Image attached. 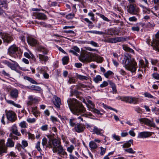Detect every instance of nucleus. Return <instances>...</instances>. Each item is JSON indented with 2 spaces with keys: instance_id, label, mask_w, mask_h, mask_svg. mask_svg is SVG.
Segmentation results:
<instances>
[{
  "instance_id": "nucleus-1",
  "label": "nucleus",
  "mask_w": 159,
  "mask_h": 159,
  "mask_svg": "<svg viewBox=\"0 0 159 159\" xmlns=\"http://www.w3.org/2000/svg\"><path fill=\"white\" fill-rule=\"evenodd\" d=\"M69 108L75 115H78L86 111L82 104L74 98H69L67 101Z\"/></svg>"
},
{
  "instance_id": "nucleus-2",
  "label": "nucleus",
  "mask_w": 159,
  "mask_h": 159,
  "mask_svg": "<svg viewBox=\"0 0 159 159\" xmlns=\"http://www.w3.org/2000/svg\"><path fill=\"white\" fill-rule=\"evenodd\" d=\"M125 59V68L132 72L135 71L137 63L134 59L130 57H126Z\"/></svg>"
},
{
  "instance_id": "nucleus-3",
  "label": "nucleus",
  "mask_w": 159,
  "mask_h": 159,
  "mask_svg": "<svg viewBox=\"0 0 159 159\" xmlns=\"http://www.w3.org/2000/svg\"><path fill=\"white\" fill-rule=\"evenodd\" d=\"M92 53L87 52H82L79 57V60L84 62H89L92 61Z\"/></svg>"
},
{
  "instance_id": "nucleus-4",
  "label": "nucleus",
  "mask_w": 159,
  "mask_h": 159,
  "mask_svg": "<svg viewBox=\"0 0 159 159\" xmlns=\"http://www.w3.org/2000/svg\"><path fill=\"white\" fill-rule=\"evenodd\" d=\"M127 11L129 13L135 15H138L139 12V8L136 5L130 4L127 7Z\"/></svg>"
},
{
  "instance_id": "nucleus-5",
  "label": "nucleus",
  "mask_w": 159,
  "mask_h": 159,
  "mask_svg": "<svg viewBox=\"0 0 159 159\" xmlns=\"http://www.w3.org/2000/svg\"><path fill=\"white\" fill-rule=\"evenodd\" d=\"M52 151L54 153H56L61 156H66L67 155V152L65 151V149L63 148L61 145L53 148Z\"/></svg>"
},
{
  "instance_id": "nucleus-6",
  "label": "nucleus",
  "mask_w": 159,
  "mask_h": 159,
  "mask_svg": "<svg viewBox=\"0 0 159 159\" xmlns=\"http://www.w3.org/2000/svg\"><path fill=\"white\" fill-rule=\"evenodd\" d=\"M6 115L7 120L12 122L17 119L16 114L12 111H6Z\"/></svg>"
},
{
  "instance_id": "nucleus-7",
  "label": "nucleus",
  "mask_w": 159,
  "mask_h": 159,
  "mask_svg": "<svg viewBox=\"0 0 159 159\" xmlns=\"http://www.w3.org/2000/svg\"><path fill=\"white\" fill-rule=\"evenodd\" d=\"M12 63H11L7 60H4L2 61V63L6 65L8 67L10 68L12 70H15L16 67L18 66V64L16 61L10 59Z\"/></svg>"
},
{
  "instance_id": "nucleus-8",
  "label": "nucleus",
  "mask_w": 159,
  "mask_h": 159,
  "mask_svg": "<svg viewBox=\"0 0 159 159\" xmlns=\"http://www.w3.org/2000/svg\"><path fill=\"white\" fill-rule=\"evenodd\" d=\"M139 121L141 123L153 127H155L156 125L153 120H151L146 118H141L139 119Z\"/></svg>"
},
{
  "instance_id": "nucleus-9",
  "label": "nucleus",
  "mask_w": 159,
  "mask_h": 159,
  "mask_svg": "<svg viewBox=\"0 0 159 159\" xmlns=\"http://www.w3.org/2000/svg\"><path fill=\"white\" fill-rule=\"evenodd\" d=\"M7 148L5 147V141L4 139L0 140V156L3 153H7Z\"/></svg>"
},
{
  "instance_id": "nucleus-10",
  "label": "nucleus",
  "mask_w": 159,
  "mask_h": 159,
  "mask_svg": "<svg viewBox=\"0 0 159 159\" xmlns=\"http://www.w3.org/2000/svg\"><path fill=\"white\" fill-rule=\"evenodd\" d=\"M29 100L27 102V104L28 106H31L34 104H37L39 101L37 98H34L33 96L30 95L28 97Z\"/></svg>"
},
{
  "instance_id": "nucleus-11",
  "label": "nucleus",
  "mask_w": 159,
  "mask_h": 159,
  "mask_svg": "<svg viewBox=\"0 0 159 159\" xmlns=\"http://www.w3.org/2000/svg\"><path fill=\"white\" fill-rule=\"evenodd\" d=\"M126 38L124 37H117L115 38H110L108 40V42L111 43H116L118 42L125 41Z\"/></svg>"
},
{
  "instance_id": "nucleus-12",
  "label": "nucleus",
  "mask_w": 159,
  "mask_h": 159,
  "mask_svg": "<svg viewBox=\"0 0 159 159\" xmlns=\"http://www.w3.org/2000/svg\"><path fill=\"white\" fill-rule=\"evenodd\" d=\"M18 50V48L15 45H12L9 48L8 54L11 56L14 54Z\"/></svg>"
},
{
  "instance_id": "nucleus-13",
  "label": "nucleus",
  "mask_w": 159,
  "mask_h": 159,
  "mask_svg": "<svg viewBox=\"0 0 159 159\" xmlns=\"http://www.w3.org/2000/svg\"><path fill=\"white\" fill-rule=\"evenodd\" d=\"M85 127L83 125L80 124H76L74 127L75 131L78 133H81L84 131Z\"/></svg>"
},
{
  "instance_id": "nucleus-14",
  "label": "nucleus",
  "mask_w": 159,
  "mask_h": 159,
  "mask_svg": "<svg viewBox=\"0 0 159 159\" xmlns=\"http://www.w3.org/2000/svg\"><path fill=\"white\" fill-rule=\"evenodd\" d=\"M11 131V133L16 136H20L21 135L20 133L18 131L17 127L16 124H14L12 126Z\"/></svg>"
},
{
  "instance_id": "nucleus-15",
  "label": "nucleus",
  "mask_w": 159,
  "mask_h": 159,
  "mask_svg": "<svg viewBox=\"0 0 159 159\" xmlns=\"http://www.w3.org/2000/svg\"><path fill=\"white\" fill-rule=\"evenodd\" d=\"M19 92L16 89L12 88L11 89L10 92V95L11 97L14 98H16L18 96Z\"/></svg>"
},
{
  "instance_id": "nucleus-16",
  "label": "nucleus",
  "mask_w": 159,
  "mask_h": 159,
  "mask_svg": "<svg viewBox=\"0 0 159 159\" xmlns=\"http://www.w3.org/2000/svg\"><path fill=\"white\" fill-rule=\"evenodd\" d=\"M34 15L35 17V18L39 20H44L47 19L46 15L43 13H34Z\"/></svg>"
},
{
  "instance_id": "nucleus-17",
  "label": "nucleus",
  "mask_w": 159,
  "mask_h": 159,
  "mask_svg": "<svg viewBox=\"0 0 159 159\" xmlns=\"http://www.w3.org/2000/svg\"><path fill=\"white\" fill-rule=\"evenodd\" d=\"M2 38L5 42L9 43L13 40L12 38L7 34H4L2 36Z\"/></svg>"
},
{
  "instance_id": "nucleus-18",
  "label": "nucleus",
  "mask_w": 159,
  "mask_h": 159,
  "mask_svg": "<svg viewBox=\"0 0 159 159\" xmlns=\"http://www.w3.org/2000/svg\"><path fill=\"white\" fill-rule=\"evenodd\" d=\"M37 57L39 58V61L42 63H45L48 59L47 56L40 54L38 55Z\"/></svg>"
},
{
  "instance_id": "nucleus-19",
  "label": "nucleus",
  "mask_w": 159,
  "mask_h": 159,
  "mask_svg": "<svg viewBox=\"0 0 159 159\" xmlns=\"http://www.w3.org/2000/svg\"><path fill=\"white\" fill-rule=\"evenodd\" d=\"M52 147L53 148L61 145V142L58 139H55L52 140Z\"/></svg>"
},
{
  "instance_id": "nucleus-20",
  "label": "nucleus",
  "mask_w": 159,
  "mask_h": 159,
  "mask_svg": "<svg viewBox=\"0 0 159 159\" xmlns=\"http://www.w3.org/2000/svg\"><path fill=\"white\" fill-rule=\"evenodd\" d=\"M92 61H95L98 62H102L103 61V57L98 55H96L93 53L92 55Z\"/></svg>"
},
{
  "instance_id": "nucleus-21",
  "label": "nucleus",
  "mask_w": 159,
  "mask_h": 159,
  "mask_svg": "<svg viewBox=\"0 0 159 159\" xmlns=\"http://www.w3.org/2000/svg\"><path fill=\"white\" fill-rule=\"evenodd\" d=\"M53 102L55 105L57 107H60L61 103V99L60 98L57 96L54 97L53 98Z\"/></svg>"
},
{
  "instance_id": "nucleus-22",
  "label": "nucleus",
  "mask_w": 159,
  "mask_h": 159,
  "mask_svg": "<svg viewBox=\"0 0 159 159\" xmlns=\"http://www.w3.org/2000/svg\"><path fill=\"white\" fill-rule=\"evenodd\" d=\"M27 40L28 43L31 45L34 46L37 44V40L34 38L32 37H29L27 39Z\"/></svg>"
},
{
  "instance_id": "nucleus-23",
  "label": "nucleus",
  "mask_w": 159,
  "mask_h": 159,
  "mask_svg": "<svg viewBox=\"0 0 159 159\" xmlns=\"http://www.w3.org/2000/svg\"><path fill=\"white\" fill-rule=\"evenodd\" d=\"M93 131L94 134H95L97 135H99L101 136H103V130L99 129L98 128L96 127H94L93 129Z\"/></svg>"
},
{
  "instance_id": "nucleus-24",
  "label": "nucleus",
  "mask_w": 159,
  "mask_h": 159,
  "mask_svg": "<svg viewBox=\"0 0 159 159\" xmlns=\"http://www.w3.org/2000/svg\"><path fill=\"white\" fill-rule=\"evenodd\" d=\"M86 101L87 103L86 102L85 100L83 101V102L86 104L89 109H92L94 107L95 105L91 101L86 99Z\"/></svg>"
},
{
  "instance_id": "nucleus-25",
  "label": "nucleus",
  "mask_w": 159,
  "mask_h": 159,
  "mask_svg": "<svg viewBox=\"0 0 159 159\" xmlns=\"http://www.w3.org/2000/svg\"><path fill=\"white\" fill-rule=\"evenodd\" d=\"M149 132H143L140 133L138 135V137L140 138H146L150 136Z\"/></svg>"
},
{
  "instance_id": "nucleus-26",
  "label": "nucleus",
  "mask_w": 159,
  "mask_h": 159,
  "mask_svg": "<svg viewBox=\"0 0 159 159\" xmlns=\"http://www.w3.org/2000/svg\"><path fill=\"white\" fill-rule=\"evenodd\" d=\"M14 143L11 138H8L7 140V142L6 143V147L9 148H12L14 146Z\"/></svg>"
},
{
  "instance_id": "nucleus-27",
  "label": "nucleus",
  "mask_w": 159,
  "mask_h": 159,
  "mask_svg": "<svg viewBox=\"0 0 159 159\" xmlns=\"http://www.w3.org/2000/svg\"><path fill=\"white\" fill-rule=\"evenodd\" d=\"M89 145L91 151L94 150L98 147L97 144L94 141H91L89 143Z\"/></svg>"
},
{
  "instance_id": "nucleus-28",
  "label": "nucleus",
  "mask_w": 159,
  "mask_h": 159,
  "mask_svg": "<svg viewBox=\"0 0 159 159\" xmlns=\"http://www.w3.org/2000/svg\"><path fill=\"white\" fill-rule=\"evenodd\" d=\"M37 107H32V112L33 114L36 117L38 116L39 114V112L37 110Z\"/></svg>"
},
{
  "instance_id": "nucleus-29",
  "label": "nucleus",
  "mask_w": 159,
  "mask_h": 159,
  "mask_svg": "<svg viewBox=\"0 0 159 159\" xmlns=\"http://www.w3.org/2000/svg\"><path fill=\"white\" fill-rule=\"evenodd\" d=\"M120 99L122 101L131 103V97H120Z\"/></svg>"
},
{
  "instance_id": "nucleus-30",
  "label": "nucleus",
  "mask_w": 159,
  "mask_h": 159,
  "mask_svg": "<svg viewBox=\"0 0 159 159\" xmlns=\"http://www.w3.org/2000/svg\"><path fill=\"white\" fill-rule=\"evenodd\" d=\"M133 140L130 139L127 142L124 143L122 145V147L124 148H129L131 145V144H133Z\"/></svg>"
},
{
  "instance_id": "nucleus-31",
  "label": "nucleus",
  "mask_w": 159,
  "mask_h": 159,
  "mask_svg": "<svg viewBox=\"0 0 159 159\" xmlns=\"http://www.w3.org/2000/svg\"><path fill=\"white\" fill-rule=\"evenodd\" d=\"M86 33H89L96 34L102 35L104 33L102 32L96 30L86 31H85Z\"/></svg>"
},
{
  "instance_id": "nucleus-32",
  "label": "nucleus",
  "mask_w": 159,
  "mask_h": 159,
  "mask_svg": "<svg viewBox=\"0 0 159 159\" xmlns=\"http://www.w3.org/2000/svg\"><path fill=\"white\" fill-rule=\"evenodd\" d=\"M102 80V79L100 75H97L95 77H94L93 80L94 81L97 83L101 81Z\"/></svg>"
},
{
  "instance_id": "nucleus-33",
  "label": "nucleus",
  "mask_w": 159,
  "mask_h": 159,
  "mask_svg": "<svg viewBox=\"0 0 159 159\" xmlns=\"http://www.w3.org/2000/svg\"><path fill=\"white\" fill-rule=\"evenodd\" d=\"M76 77L78 79L81 80H87L89 79V78L88 77L79 75L78 74H76Z\"/></svg>"
},
{
  "instance_id": "nucleus-34",
  "label": "nucleus",
  "mask_w": 159,
  "mask_h": 159,
  "mask_svg": "<svg viewBox=\"0 0 159 159\" xmlns=\"http://www.w3.org/2000/svg\"><path fill=\"white\" fill-rule=\"evenodd\" d=\"M140 7L142 8L143 9V11L145 14H149L150 12V10L149 8H148L143 5H140Z\"/></svg>"
},
{
  "instance_id": "nucleus-35",
  "label": "nucleus",
  "mask_w": 159,
  "mask_h": 159,
  "mask_svg": "<svg viewBox=\"0 0 159 159\" xmlns=\"http://www.w3.org/2000/svg\"><path fill=\"white\" fill-rule=\"evenodd\" d=\"M40 73L43 74V76L44 78L45 79H48L49 78V75L46 73L45 71H44V69L43 68H42L40 70Z\"/></svg>"
},
{
  "instance_id": "nucleus-36",
  "label": "nucleus",
  "mask_w": 159,
  "mask_h": 159,
  "mask_svg": "<svg viewBox=\"0 0 159 159\" xmlns=\"http://www.w3.org/2000/svg\"><path fill=\"white\" fill-rule=\"evenodd\" d=\"M7 102L9 104H12L15 107H17L18 108H20L21 107V106L19 104H16L14 102L11 100H7Z\"/></svg>"
},
{
  "instance_id": "nucleus-37",
  "label": "nucleus",
  "mask_w": 159,
  "mask_h": 159,
  "mask_svg": "<svg viewBox=\"0 0 159 159\" xmlns=\"http://www.w3.org/2000/svg\"><path fill=\"white\" fill-rule=\"evenodd\" d=\"M123 48L126 51L129 52L131 53H133L134 52V50L128 47L127 45H123Z\"/></svg>"
},
{
  "instance_id": "nucleus-38",
  "label": "nucleus",
  "mask_w": 159,
  "mask_h": 159,
  "mask_svg": "<svg viewBox=\"0 0 159 159\" xmlns=\"http://www.w3.org/2000/svg\"><path fill=\"white\" fill-rule=\"evenodd\" d=\"M19 125L21 128H27V124L25 121L21 122L19 124Z\"/></svg>"
},
{
  "instance_id": "nucleus-39",
  "label": "nucleus",
  "mask_w": 159,
  "mask_h": 159,
  "mask_svg": "<svg viewBox=\"0 0 159 159\" xmlns=\"http://www.w3.org/2000/svg\"><path fill=\"white\" fill-rule=\"evenodd\" d=\"M124 151L125 152L131 154H134L135 152L134 151L132 148L125 149Z\"/></svg>"
},
{
  "instance_id": "nucleus-40",
  "label": "nucleus",
  "mask_w": 159,
  "mask_h": 159,
  "mask_svg": "<svg viewBox=\"0 0 159 159\" xmlns=\"http://www.w3.org/2000/svg\"><path fill=\"white\" fill-rule=\"evenodd\" d=\"M92 115V114L90 113H88V114H84L83 115H82L81 116H79L78 117V119H80L81 120V121H83V119L82 117H88V116H91Z\"/></svg>"
},
{
  "instance_id": "nucleus-41",
  "label": "nucleus",
  "mask_w": 159,
  "mask_h": 159,
  "mask_svg": "<svg viewBox=\"0 0 159 159\" xmlns=\"http://www.w3.org/2000/svg\"><path fill=\"white\" fill-rule=\"evenodd\" d=\"M24 78L25 79L28 80L29 81H30V82H31V83H32V84H37V83L31 78H30L27 76H25L24 77Z\"/></svg>"
},
{
  "instance_id": "nucleus-42",
  "label": "nucleus",
  "mask_w": 159,
  "mask_h": 159,
  "mask_svg": "<svg viewBox=\"0 0 159 159\" xmlns=\"http://www.w3.org/2000/svg\"><path fill=\"white\" fill-rule=\"evenodd\" d=\"M114 75L113 73L111 71H108L107 72L104 74L106 78H108L109 76L110 75Z\"/></svg>"
},
{
  "instance_id": "nucleus-43",
  "label": "nucleus",
  "mask_w": 159,
  "mask_h": 159,
  "mask_svg": "<svg viewBox=\"0 0 159 159\" xmlns=\"http://www.w3.org/2000/svg\"><path fill=\"white\" fill-rule=\"evenodd\" d=\"M138 102V98L135 97H131V103L136 104Z\"/></svg>"
},
{
  "instance_id": "nucleus-44",
  "label": "nucleus",
  "mask_w": 159,
  "mask_h": 159,
  "mask_svg": "<svg viewBox=\"0 0 159 159\" xmlns=\"http://www.w3.org/2000/svg\"><path fill=\"white\" fill-rule=\"evenodd\" d=\"M103 107L105 108V109H106L107 108H108L109 109H110V110H112L114 111H115L116 113L117 112V110L114 109L112 107H110L108 106L107 105H106V104H103Z\"/></svg>"
},
{
  "instance_id": "nucleus-45",
  "label": "nucleus",
  "mask_w": 159,
  "mask_h": 159,
  "mask_svg": "<svg viewBox=\"0 0 159 159\" xmlns=\"http://www.w3.org/2000/svg\"><path fill=\"white\" fill-rule=\"evenodd\" d=\"M92 109V110H91V111L93 112L97 113V114L98 115H102V114L100 113V111L99 110L96 109V108H94L93 107V108Z\"/></svg>"
},
{
  "instance_id": "nucleus-46",
  "label": "nucleus",
  "mask_w": 159,
  "mask_h": 159,
  "mask_svg": "<svg viewBox=\"0 0 159 159\" xmlns=\"http://www.w3.org/2000/svg\"><path fill=\"white\" fill-rule=\"evenodd\" d=\"M27 121L29 123H32L35 122L36 121V119L34 118H28L26 119Z\"/></svg>"
},
{
  "instance_id": "nucleus-47",
  "label": "nucleus",
  "mask_w": 159,
  "mask_h": 159,
  "mask_svg": "<svg viewBox=\"0 0 159 159\" xmlns=\"http://www.w3.org/2000/svg\"><path fill=\"white\" fill-rule=\"evenodd\" d=\"M74 149V147L72 145H70L69 147L67 148V151L70 153L72 152L73 150Z\"/></svg>"
},
{
  "instance_id": "nucleus-48",
  "label": "nucleus",
  "mask_w": 159,
  "mask_h": 159,
  "mask_svg": "<svg viewBox=\"0 0 159 159\" xmlns=\"http://www.w3.org/2000/svg\"><path fill=\"white\" fill-rule=\"evenodd\" d=\"M68 59L69 58L67 57H64L62 59L63 64L65 65L67 64Z\"/></svg>"
},
{
  "instance_id": "nucleus-49",
  "label": "nucleus",
  "mask_w": 159,
  "mask_h": 159,
  "mask_svg": "<svg viewBox=\"0 0 159 159\" xmlns=\"http://www.w3.org/2000/svg\"><path fill=\"white\" fill-rule=\"evenodd\" d=\"M22 147L25 148L27 147L28 145V143L27 141L23 140L22 142Z\"/></svg>"
},
{
  "instance_id": "nucleus-50",
  "label": "nucleus",
  "mask_w": 159,
  "mask_h": 159,
  "mask_svg": "<svg viewBox=\"0 0 159 159\" xmlns=\"http://www.w3.org/2000/svg\"><path fill=\"white\" fill-rule=\"evenodd\" d=\"M74 119H70L69 120V123L70 125L72 127H75L76 124L74 122Z\"/></svg>"
},
{
  "instance_id": "nucleus-51",
  "label": "nucleus",
  "mask_w": 159,
  "mask_h": 159,
  "mask_svg": "<svg viewBox=\"0 0 159 159\" xmlns=\"http://www.w3.org/2000/svg\"><path fill=\"white\" fill-rule=\"evenodd\" d=\"M24 55L25 57L28 58H30L31 57H32L33 56L31 53H30V54H29L27 52H25Z\"/></svg>"
},
{
  "instance_id": "nucleus-52",
  "label": "nucleus",
  "mask_w": 159,
  "mask_h": 159,
  "mask_svg": "<svg viewBox=\"0 0 159 159\" xmlns=\"http://www.w3.org/2000/svg\"><path fill=\"white\" fill-rule=\"evenodd\" d=\"M110 85H111V87L113 91L115 93L117 92V90L116 89V87L115 84L112 82L110 83Z\"/></svg>"
},
{
  "instance_id": "nucleus-53",
  "label": "nucleus",
  "mask_w": 159,
  "mask_h": 159,
  "mask_svg": "<svg viewBox=\"0 0 159 159\" xmlns=\"http://www.w3.org/2000/svg\"><path fill=\"white\" fill-rule=\"evenodd\" d=\"M88 43L91 44L93 46H94V47H98V44L97 43L93 41H90V42H89Z\"/></svg>"
},
{
  "instance_id": "nucleus-54",
  "label": "nucleus",
  "mask_w": 159,
  "mask_h": 159,
  "mask_svg": "<svg viewBox=\"0 0 159 159\" xmlns=\"http://www.w3.org/2000/svg\"><path fill=\"white\" fill-rule=\"evenodd\" d=\"M9 137L11 139H13L14 140H18L19 139V138L18 137L13 135L12 133H10L9 134Z\"/></svg>"
},
{
  "instance_id": "nucleus-55",
  "label": "nucleus",
  "mask_w": 159,
  "mask_h": 159,
  "mask_svg": "<svg viewBox=\"0 0 159 159\" xmlns=\"http://www.w3.org/2000/svg\"><path fill=\"white\" fill-rule=\"evenodd\" d=\"M144 95L146 97L150 98H154L153 96H152L148 92L145 93L144 94Z\"/></svg>"
},
{
  "instance_id": "nucleus-56",
  "label": "nucleus",
  "mask_w": 159,
  "mask_h": 159,
  "mask_svg": "<svg viewBox=\"0 0 159 159\" xmlns=\"http://www.w3.org/2000/svg\"><path fill=\"white\" fill-rule=\"evenodd\" d=\"M35 22L36 23L40 25L43 26V27H46L47 26V24L43 22H38L37 21H35Z\"/></svg>"
},
{
  "instance_id": "nucleus-57",
  "label": "nucleus",
  "mask_w": 159,
  "mask_h": 159,
  "mask_svg": "<svg viewBox=\"0 0 159 159\" xmlns=\"http://www.w3.org/2000/svg\"><path fill=\"white\" fill-rule=\"evenodd\" d=\"M108 85V83L106 81H103L102 83L100 85V86L101 88H103L107 86Z\"/></svg>"
},
{
  "instance_id": "nucleus-58",
  "label": "nucleus",
  "mask_w": 159,
  "mask_h": 159,
  "mask_svg": "<svg viewBox=\"0 0 159 159\" xmlns=\"http://www.w3.org/2000/svg\"><path fill=\"white\" fill-rule=\"evenodd\" d=\"M41 129L43 131H46L48 129V125H43L41 127Z\"/></svg>"
},
{
  "instance_id": "nucleus-59",
  "label": "nucleus",
  "mask_w": 159,
  "mask_h": 159,
  "mask_svg": "<svg viewBox=\"0 0 159 159\" xmlns=\"http://www.w3.org/2000/svg\"><path fill=\"white\" fill-rule=\"evenodd\" d=\"M67 19H70L73 18L74 16V14L70 13L66 16Z\"/></svg>"
},
{
  "instance_id": "nucleus-60",
  "label": "nucleus",
  "mask_w": 159,
  "mask_h": 159,
  "mask_svg": "<svg viewBox=\"0 0 159 159\" xmlns=\"http://www.w3.org/2000/svg\"><path fill=\"white\" fill-rule=\"evenodd\" d=\"M40 51L42 52L44 54H47L48 53V51L44 48H42L40 49Z\"/></svg>"
},
{
  "instance_id": "nucleus-61",
  "label": "nucleus",
  "mask_w": 159,
  "mask_h": 159,
  "mask_svg": "<svg viewBox=\"0 0 159 159\" xmlns=\"http://www.w3.org/2000/svg\"><path fill=\"white\" fill-rule=\"evenodd\" d=\"M75 79H73V78H69V80L68 81V82L70 84L74 83H75Z\"/></svg>"
},
{
  "instance_id": "nucleus-62",
  "label": "nucleus",
  "mask_w": 159,
  "mask_h": 159,
  "mask_svg": "<svg viewBox=\"0 0 159 159\" xmlns=\"http://www.w3.org/2000/svg\"><path fill=\"white\" fill-rule=\"evenodd\" d=\"M100 149H101V152H100V154L101 155H103L106 152V149L105 148H103L102 147H101Z\"/></svg>"
},
{
  "instance_id": "nucleus-63",
  "label": "nucleus",
  "mask_w": 159,
  "mask_h": 159,
  "mask_svg": "<svg viewBox=\"0 0 159 159\" xmlns=\"http://www.w3.org/2000/svg\"><path fill=\"white\" fill-rule=\"evenodd\" d=\"M40 142L39 141H38L36 143V148L39 151L41 150V148L40 147Z\"/></svg>"
},
{
  "instance_id": "nucleus-64",
  "label": "nucleus",
  "mask_w": 159,
  "mask_h": 159,
  "mask_svg": "<svg viewBox=\"0 0 159 159\" xmlns=\"http://www.w3.org/2000/svg\"><path fill=\"white\" fill-rule=\"evenodd\" d=\"M28 137L29 139H33L34 138V134H31L29 132H27Z\"/></svg>"
}]
</instances>
